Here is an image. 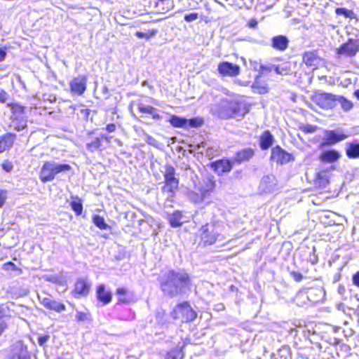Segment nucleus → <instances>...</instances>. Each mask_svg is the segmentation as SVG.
<instances>
[{"mask_svg":"<svg viewBox=\"0 0 359 359\" xmlns=\"http://www.w3.org/2000/svg\"><path fill=\"white\" fill-rule=\"evenodd\" d=\"M44 279L52 283H57V278L53 276H44Z\"/></svg>","mask_w":359,"mask_h":359,"instance_id":"60","label":"nucleus"},{"mask_svg":"<svg viewBox=\"0 0 359 359\" xmlns=\"http://www.w3.org/2000/svg\"><path fill=\"white\" fill-rule=\"evenodd\" d=\"M211 168L219 175H222L224 173L229 172L231 170L232 162L226 159L217 161L211 164Z\"/></svg>","mask_w":359,"mask_h":359,"instance_id":"15","label":"nucleus"},{"mask_svg":"<svg viewBox=\"0 0 359 359\" xmlns=\"http://www.w3.org/2000/svg\"><path fill=\"white\" fill-rule=\"evenodd\" d=\"M259 189L261 192L269 194L278 189V181L273 175L264 176L259 183Z\"/></svg>","mask_w":359,"mask_h":359,"instance_id":"9","label":"nucleus"},{"mask_svg":"<svg viewBox=\"0 0 359 359\" xmlns=\"http://www.w3.org/2000/svg\"><path fill=\"white\" fill-rule=\"evenodd\" d=\"M359 51V39H349L336 49L339 57H353Z\"/></svg>","mask_w":359,"mask_h":359,"instance_id":"8","label":"nucleus"},{"mask_svg":"<svg viewBox=\"0 0 359 359\" xmlns=\"http://www.w3.org/2000/svg\"><path fill=\"white\" fill-rule=\"evenodd\" d=\"M257 21L256 19L255 18H252L251 19L249 22H248V26L250 27V28H253V29H255L257 27Z\"/></svg>","mask_w":359,"mask_h":359,"instance_id":"59","label":"nucleus"},{"mask_svg":"<svg viewBox=\"0 0 359 359\" xmlns=\"http://www.w3.org/2000/svg\"><path fill=\"white\" fill-rule=\"evenodd\" d=\"M303 62L307 67H312L315 69L320 62V57L317 55L316 52L308 51L303 55Z\"/></svg>","mask_w":359,"mask_h":359,"instance_id":"20","label":"nucleus"},{"mask_svg":"<svg viewBox=\"0 0 359 359\" xmlns=\"http://www.w3.org/2000/svg\"><path fill=\"white\" fill-rule=\"evenodd\" d=\"M276 65H260V70L262 72V74L264 72H270L272 70L275 71V67Z\"/></svg>","mask_w":359,"mask_h":359,"instance_id":"44","label":"nucleus"},{"mask_svg":"<svg viewBox=\"0 0 359 359\" xmlns=\"http://www.w3.org/2000/svg\"><path fill=\"white\" fill-rule=\"evenodd\" d=\"M49 339H50L49 335L40 336L38 338V342L40 346H43L48 341Z\"/></svg>","mask_w":359,"mask_h":359,"instance_id":"54","label":"nucleus"},{"mask_svg":"<svg viewBox=\"0 0 359 359\" xmlns=\"http://www.w3.org/2000/svg\"><path fill=\"white\" fill-rule=\"evenodd\" d=\"M171 316L175 320H181L182 322L188 323L194 320L197 314L187 302H183L175 307L171 312Z\"/></svg>","mask_w":359,"mask_h":359,"instance_id":"5","label":"nucleus"},{"mask_svg":"<svg viewBox=\"0 0 359 359\" xmlns=\"http://www.w3.org/2000/svg\"><path fill=\"white\" fill-rule=\"evenodd\" d=\"M4 266L6 270H9V269L15 270L16 268L15 265L11 262L6 263L4 265Z\"/></svg>","mask_w":359,"mask_h":359,"instance_id":"57","label":"nucleus"},{"mask_svg":"<svg viewBox=\"0 0 359 359\" xmlns=\"http://www.w3.org/2000/svg\"><path fill=\"white\" fill-rule=\"evenodd\" d=\"M353 283L354 285L359 287V271L356 272L353 276Z\"/></svg>","mask_w":359,"mask_h":359,"instance_id":"58","label":"nucleus"},{"mask_svg":"<svg viewBox=\"0 0 359 359\" xmlns=\"http://www.w3.org/2000/svg\"><path fill=\"white\" fill-rule=\"evenodd\" d=\"M325 144L327 145H333L340 141L346 139L348 135L341 133V130H325Z\"/></svg>","mask_w":359,"mask_h":359,"instance_id":"13","label":"nucleus"},{"mask_svg":"<svg viewBox=\"0 0 359 359\" xmlns=\"http://www.w3.org/2000/svg\"><path fill=\"white\" fill-rule=\"evenodd\" d=\"M302 130L306 133H312L318 130V126L307 124L302 128Z\"/></svg>","mask_w":359,"mask_h":359,"instance_id":"45","label":"nucleus"},{"mask_svg":"<svg viewBox=\"0 0 359 359\" xmlns=\"http://www.w3.org/2000/svg\"><path fill=\"white\" fill-rule=\"evenodd\" d=\"M198 18V15L196 13H192L184 15V20L187 22H191L196 20Z\"/></svg>","mask_w":359,"mask_h":359,"instance_id":"46","label":"nucleus"},{"mask_svg":"<svg viewBox=\"0 0 359 359\" xmlns=\"http://www.w3.org/2000/svg\"><path fill=\"white\" fill-rule=\"evenodd\" d=\"M116 126L114 123H109L105 128V130L109 133L114 132L116 130Z\"/></svg>","mask_w":359,"mask_h":359,"instance_id":"56","label":"nucleus"},{"mask_svg":"<svg viewBox=\"0 0 359 359\" xmlns=\"http://www.w3.org/2000/svg\"><path fill=\"white\" fill-rule=\"evenodd\" d=\"M144 140L147 143L152 146H156L158 142L156 139L148 134H144Z\"/></svg>","mask_w":359,"mask_h":359,"instance_id":"49","label":"nucleus"},{"mask_svg":"<svg viewBox=\"0 0 359 359\" xmlns=\"http://www.w3.org/2000/svg\"><path fill=\"white\" fill-rule=\"evenodd\" d=\"M191 286V279L184 271L170 270L160 279V287L164 296L173 298L186 293Z\"/></svg>","mask_w":359,"mask_h":359,"instance_id":"1","label":"nucleus"},{"mask_svg":"<svg viewBox=\"0 0 359 359\" xmlns=\"http://www.w3.org/2000/svg\"><path fill=\"white\" fill-rule=\"evenodd\" d=\"M97 299L104 304H107L111 301V293L105 290L104 285H100L97 289Z\"/></svg>","mask_w":359,"mask_h":359,"instance_id":"22","label":"nucleus"},{"mask_svg":"<svg viewBox=\"0 0 359 359\" xmlns=\"http://www.w3.org/2000/svg\"><path fill=\"white\" fill-rule=\"evenodd\" d=\"M41 304L47 309L55 311L57 313L64 311L66 309L65 304L61 302H57L56 300L50 297H43L41 298L39 296Z\"/></svg>","mask_w":359,"mask_h":359,"instance_id":"14","label":"nucleus"},{"mask_svg":"<svg viewBox=\"0 0 359 359\" xmlns=\"http://www.w3.org/2000/svg\"><path fill=\"white\" fill-rule=\"evenodd\" d=\"M168 355L170 358H172V359H177L178 358L182 359L183 358V353H182V351L177 350L172 351L171 352L169 353Z\"/></svg>","mask_w":359,"mask_h":359,"instance_id":"48","label":"nucleus"},{"mask_svg":"<svg viewBox=\"0 0 359 359\" xmlns=\"http://www.w3.org/2000/svg\"><path fill=\"white\" fill-rule=\"evenodd\" d=\"M71 207H72V210L75 212V213L77 215H80L82 213L83 205H82V203H81V202L80 201H72L71 202Z\"/></svg>","mask_w":359,"mask_h":359,"instance_id":"39","label":"nucleus"},{"mask_svg":"<svg viewBox=\"0 0 359 359\" xmlns=\"http://www.w3.org/2000/svg\"><path fill=\"white\" fill-rule=\"evenodd\" d=\"M252 89L254 93L259 94H265L268 92V88L261 85L257 80L252 83Z\"/></svg>","mask_w":359,"mask_h":359,"instance_id":"35","label":"nucleus"},{"mask_svg":"<svg viewBox=\"0 0 359 359\" xmlns=\"http://www.w3.org/2000/svg\"><path fill=\"white\" fill-rule=\"evenodd\" d=\"M335 13L338 15H344L346 18L353 19L355 18V13L352 10H348L344 8H337Z\"/></svg>","mask_w":359,"mask_h":359,"instance_id":"34","label":"nucleus"},{"mask_svg":"<svg viewBox=\"0 0 359 359\" xmlns=\"http://www.w3.org/2000/svg\"><path fill=\"white\" fill-rule=\"evenodd\" d=\"M189 198L191 201H193L196 203H198L201 202L203 200L202 197L199 194H198L195 192H191L189 194Z\"/></svg>","mask_w":359,"mask_h":359,"instance_id":"47","label":"nucleus"},{"mask_svg":"<svg viewBox=\"0 0 359 359\" xmlns=\"http://www.w3.org/2000/svg\"><path fill=\"white\" fill-rule=\"evenodd\" d=\"M204 123L201 118H194L187 119V128H199Z\"/></svg>","mask_w":359,"mask_h":359,"instance_id":"37","label":"nucleus"},{"mask_svg":"<svg viewBox=\"0 0 359 359\" xmlns=\"http://www.w3.org/2000/svg\"><path fill=\"white\" fill-rule=\"evenodd\" d=\"M90 283L87 280L79 278L75 284L74 296L75 297H85L89 293L90 289Z\"/></svg>","mask_w":359,"mask_h":359,"instance_id":"16","label":"nucleus"},{"mask_svg":"<svg viewBox=\"0 0 359 359\" xmlns=\"http://www.w3.org/2000/svg\"><path fill=\"white\" fill-rule=\"evenodd\" d=\"M15 137V135L11 133H7L0 137V154L12 147Z\"/></svg>","mask_w":359,"mask_h":359,"instance_id":"21","label":"nucleus"},{"mask_svg":"<svg viewBox=\"0 0 359 359\" xmlns=\"http://www.w3.org/2000/svg\"><path fill=\"white\" fill-rule=\"evenodd\" d=\"M354 95L359 100V89L354 92Z\"/></svg>","mask_w":359,"mask_h":359,"instance_id":"64","label":"nucleus"},{"mask_svg":"<svg viewBox=\"0 0 359 359\" xmlns=\"http://www.w3.org/2000/svg\"><path fill=\"white\" fill-rule=\"evenodd\" d=\"M224 226L219 222L206 224L201 229V240L204 243L212 245L217 241H223L224 237L222 235Z\"/></svg>","mask_w":359,"mask_h":359,"instance_id":"4","label":"nucleus"},{"mask_svg":"<svg viewBox=\"0 0 359 359\" xmlns=\"http://www.w3.org/2000/svg\"><path fill=\"white\" fill-rule=\"evenodd\" d=\"M313 102L323 109H330L336 105V95L323 92H316L312 97Z\"/></svg>","mask_w":359,"mask_h":359,"instance_id":"7","label":"nucleus"},{"mask_svg":"<svg viewBox=\"0 0 359 359\" xmlns=\"http://www.w3.org/2000/svg\"><path fill=\"white\" fill-rule=\"evenodd\" d=\"M278 355L283 359H291L290 349L287 347H283L279 350Z\"/></svg>","mask_w":359,"mask_h":359,"instance_id":"40","label":"nucleus"},{"mask_svg":"<svg viewBox=\"0 0 359 359\" xmlns=\"http://www.w3.org/2000/svg\"><path fill=\"white\" fill-rule=\"evenodd\" d=\"M87 76L85 75H79L74 78L69 83V87L72 93L76 95H81L86 90Z\"/></svg>","mask_w":359,"mask_h":359,"instance_id":"10","label":"nucleus"},{"mask_svg":"<svg viewBox=\"0 0 359 359\" xmlns=\"http://www.w3.org/2000/svg\"><path fill=\"white\" fill-rule=\"evenodd\" d=\"M43 100L44 101H48L50 103L55 102L57 100L56 96L53 94H43Z\"/></svg>","mask_w":359,"mask_h":359,"instance_id":"51","label":"nucleus"},{"mask_svg":"<svg viewBox=\"0 0 359 359\" xmlns=\"http://www.w3.org/2000/svg\"><path fill=\"white\" fill-rule=\"evenodd\" d=\"M218 116L222 118L243 117L249 111L246 103L238 99H223L217 107Z\"/></svg>","mask_w":359,"mask_h":359,"instance_id":"2","label":"nucleus"},{"mask_svg":"<svg viewBox=\"0 0 359 359\" xmlns=\"http://www.w3.org/2000/svg\"><path fill=\"white\" fill-rule=\"evenodd\" d=\"M289 44L288 39L283 35H278L271 39V46L280 51L285 50Z\"/></svg>","mask_w":359,"mask_h":359,"instance_id":"19","label":"nucleus"},{"mask_svg":"<svg viewBox=\"0 0 359 359\" xmlns=\"http://www.w3.org/2000/svg\"><path fill=\"white\" fill-rule=\"evenodd\" d=\"M101 147V140L100 138L96 137L90 142L86 144V148L90 151H94L95 150L99 149Z\"/></svg>","mask_w":359,"mask_h":359,"instance_id":"38","label":"nucleus"},{"mask_svg":"<svg viewBox=\"0 0 359 359\" xmlns=\"http://www.w3.org/2000/svg\"><path fill=\"white\" fill-rule=\"evenodd\" d=\"M6 56V49L4 48H0V62L4 60Z\"/></svg>","mask_w":359,"mask_h":359,"instance_id":"61","label":"nucleus"},{"mask_svg":"<svg viewBox=\"0 0 359 359\" xmlns=\"http://www.w3.org/2000/svg\"><path fill=\"white\" fill-rule=\"evenodd\" d=\"M116 294L118 297V301L121 303L128 304L133 298V294L125 287L118 288Z\"/></svg>","mask_w":359,"mask_h":359,"instance_id":"24","label":"nucleus"},{"mask_svg":"<svg viewBox=\"0 0 359 359\" xmlns=\"http://www.w3.org/2000/svg\"><path fill=\"white\" fill-rule=\"evenodd\" d=\"M290 276L297 282H300L303 279V275L299 271H292L290 272Z\"/></svg>","mask_w":359,"mask_h":359,"instance_id":"50","label":"nucleus"},{"mask_svg":"<svg viewBox=\"0 0 359 359\" xmlns=\"http://www.w3.org/2000/svg\"><path fill=\"white\" fill-rule=\"evenodd\" d=\"M11 100V96L4 90L0 88V102L2 104L8 103Z\"/></svg>","mask_w":359,"mask_h":359,"instance_id":"41","label":"nucleus"},{"mask_svg":"<svg viewBox=\"0 0 359 359\" xmlns=\"http://www.w3.org/2000/svg\"><path fill=\"white\" fill-rule=\"evenodd\" d=\"M101 138L104 139L107 141H109V140H110V137H109L107 135H104V134L101 135Z\"/></svg>","mask_w":359,"mask_h":359,"instance_id":"63","label":"nucleus"},{"mask_svg":"<svg viewBox=\"0 0 359 359\" xmlns=\"http://www.w3.org/2000/svg\"><path fill=\"white\" fill-rule=\"evenodd\" d=\"M7 198L6 191L0 190V208L3 207Z\"/></svg>","mask_w":359,"mask_h":359,"instance_id":"52","label":"nucleus"},{"mask_svg":"<svg viewBox=\"0 0 359 359\" xmlns=\"http://www.w3.org/2000/svg\"><path fill=\"white\" fill-rule=\"evenodd\" d=\"M254 154L255 152L253 149L250 148L242 149L236 153L232 162L241 163L245 161H248L253 157Z\"/></svg>","mask_w":359,"mask_h":359,"instance_id":"18","label":"nucleus"},{"mask_svg":"<svg viewBox=\"0 0 359 359\" xmlns=\"http://www.w3.org/2000/svg\"><path fill=\"white\" fill-rule=\"evenodd\" d=\"M11 359H29L26 347L20 342L15 343L11 347Z\"/></svg>","mask_w":359,"mask_h":359,"instance_id":"17","label":"nucleus"},{"mask_svg":"<svg viewBox=\"0 0 359 359\" xmlns=\"http://www.w3.org/2000/svg\"><path fill=\"white\" fill-rule=\"evenodd\" d=\"M168 221L172 227H179L184 223L183 216L180 210L175 211L168 217Z\"/></svg>","mask_w":359,"mask_h":359,"instance_id":"27","label":"nucleus"},{"mask_svg":"<svg viewBox=\"0 0 359 359\" xmlns=\"http://www.w3.org/2000/svg\"><path fill=\"white\" fill-rule=\"evenodd\" d=\"M235 82L240 84L241 86H248V82H242L240 79L235 80Z\"/></svg>","mask_w":359,"mask_h":359,"instance_id":"62","label":"nucleus"},{"mask_svg":"<svg viewBox=\"0 0 359 359\" xmlns=\"http://www.w3.org/2000/svg\"><path fill=\"white\" fill-rule=\"evenodd\" d=\"M169 122L175 128H187V119L172 115L170 117Z\"/></svg>","mask_w":359,"mask_h":359,"instance_id":"29","label":"nucleus"},{"mask_svg":"<svg viewBox=\"0 0 359 359\" xmlns=\"http://www.w3.org/2000/svg\"><path fill=\"white\" fill-rule=\"evenodd\" d=\"M337 103L340 104L341 108L344 111H348L353 107L351 102L346 100V98H344L342 96L336 95V104Z\"/></svg>","mask_w":359,"mask_h":359,"instance_id":"32","label":"nucleus"},{"mask_svg":"<svg viewBox=\"0 0 359 359\" xmlns=\"http://www.w3.org/2000/svg\"><path fill=\"white\" fill-rule=\"evenodd\" d=\"M6 307L4 306H0V336L3 334L7 327L6 323Z\"/></svg>","mask_w":359,"mask_h":359,"instance_id":"33","label":"nucleus"},{"mask_svg":"<svg viewBox=\"0 0 359 359\" xmlns=\"http://www.w3.org/2000/svg\"><path fill=\"white\" fill-rule=\"evenodd\" d=\"M71 169L72 167L67 163H60L54 161H46L41 169L39 178L43 183L51 182L57 174L67 172Z\"/></svg>","mask_w":359,"mask_h":359,"instance_id":"3","label":"nucleus"},{"mask_svg":"<svg viewBox=\"0 0 359 359\" xmlns=\"http://www.w3.org/2000/svg\"><path fill=\"white\" fill-rule=\"evenodd\" d=\"M346 153L348 158H359V142L354 141L346 144Z\"/></svg>","mask_w":359,"mask_h":359,"instance_id":"23","label":"nucleus"},{"mask_svg":"<svg viewBox=\"0 0 359 359\" xmlns=\"http://www.w3.org/2000/svg\"><path fill=\"white\" fill-rule=\"evenodd\" d=\"M93 222L94 224L101 230L110 229V226L105 222L102 217L95 215L93 217Z\"/></svg>","mask_w":359,"mask_h":359,"instance_id":"31","label":"nucleus"},{"mask_svg":"<svg viewBox=\"0 0 359 359\" xmlns=\"http://www.w3.org/2000/svg\"><path fill=\"white\" fill-rule=\"evenodd\" d=\"M193 146L194 147V151L197 152L198 154H203L205 147H207V142H202L201 144H197Z\"/></svg>","mask_w":359,"mask_h":359,"instance_id":"42","label":"nucleus"},{"mask_svg":"<svg viewBox=\"0 0 359 359\" xmlns=\"http://www.w3.org/2000/svg\"><path fill=\"white\" fill-rule=\"evenodd\" d=\"M163 177L165 185L162 188L163 191L172 194L178 188L179 179L175 177V170L171 165H165Z\"/></svg>","mask_w":359,"mask_h":359,"instance_id":"6","label":"nucleus"},{"mask_svg":"<svg viewBox=\"0 0 359 359\" xmlns=\"http://www.w3.org/2000/svg\"><path fill=\"white\" fill-rule=\"evenodd\" d=\"M138 110L141 113L150 114L154 120H160L161 118V116L158 114L157 109L151 106L140 104H138Z\"/></svg>","mask_w":359,"mask_h":359,"instance_id":"28","label":"nucleus"},{"mask_svg":"<svg viewBox=\"0 0 359 359\" xmlns=\"http://www.w3.org/2000/svg\"><path fill=\"white\" fill-rule=\"evenodd\" d=\"M271 159L278 164L283 165L290 162L292 159V156L280 147L276 146L271 150Z\"/></svg>","mask_w":359,"mask_h":359,"instance_id":"11","label":"nucleus"},{"mask_svg":"<svg viewBox=\"0 0 359 359\" xmlns=\"http://www.w3.org/2000/svg\"><path fill=\"white\" fill-rule=\"evenodd\" d=\"M2 168L5 171L11 172L13 168V165L11 162L6 161L2 164Z\"/></svg>","mask_w":359,"mask_h":359,"instance_id":"55","label":"nucleus"},{"mask_svg":"<svg viewBox=\"0 0 359 359\" xmlns=\"http://www.w3.org/2000/svg\"><path fill=\"white\" fill-rule=\"evenodd\" d=\"M12 109L15 113L23 114L25 108L18 104H15L12 106Z\"/></svg>","mask_w":359,"mask_h":359,"instance_id":"53","label":"nucleus"},{"mask_svg":"<svg viewBox=\"0 0 359 359\" xmlns=\"http://www.w3.org/2000/svg\"><path fill=\"white\" fill-rule=\"evenodd\" d=\"M219 73L225 76H236L240 74V67L229 62H222L218 65Z\"/></svg>","mask_w":359,"mask_h":359,"instance_id":"12","label":"nucleus"},{"mask_svg":"<svg viewBox=\"0 0 359 359\" xmlns=\"http://www.w3.org/2000/svg\"><path fill=\"white\" fill-rule=\"evenodd\" d=\"M341 157L340 154L336 150H328L323 152L320 159L325 163H333Z\"/></svg>","mask_w":359,"mask_h":359,"instance_id":"25","label":"nucleus"},{"mask_svg":"<svg viewBox=\"0 0 359 359\" xmlns=\"http://www.w3.org/2000/svg\"><path fill=\"white\" fill-rule=\"evenodd\" d=\"M157 32L158 31L156 29L148 30L147 32L146 33L137 31L135 33V36L140 39L144 38L149 40L151 37L154 36L157 34Z\"/></svg>","mask_w":359,"mask_h":359,"instance_id":"36","label":"nucleus"},{"mask_svg":"<svg viewBox=\"0 0 359 359\" xmlns=\"http://www.w3.org/2000/svg\"><path fill=\"white\" fill-rule=\"evenodd\" d=\"M75 318L78 321H86L89 319V314L83 312L77 311Z\"/></svg>","mask_w":359,"mask_h":359,"instance_id":"43","label":"nucleus"},{"mask_svg":"<svg viewBox=\"0 0 359 359\" xmlns=\"http://www.w3.org/2000/svg\"><path fill=\"white\" fill-rule=\"evenodd\" d=\"M273 137L269 130L264 131L260 137V147L262 150L269 149L273 142Z\"/></svg>","mask_w":359,"mask_h":359,"instance_id":"26","label":"nucleus"},{"mask_svg":"<svg viewBox=\"0 0 359 359\" xmlns=\"http://www.w3.org/2000/svg\"><path fill=\"white\" fill-rule=\"evenodd\" d=\"M275 72L280 75H289L292 73L290 62H285L276 65Z\"/></svg>","mask_w":359,"mask_h":359,"instance_id":"30","label":"nucleus"}]
</instances>
